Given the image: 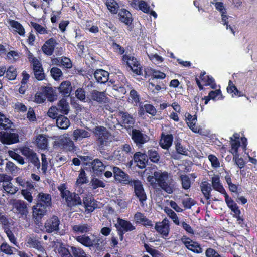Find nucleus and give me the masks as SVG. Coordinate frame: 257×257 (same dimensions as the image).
Instances as JSON below:
<instances>
[{"mask_svg": "<svg viewBox=\"0 0 257 257\" xmlns=\"http://www.w3.org/2000/svg\"><path fill=\"white\" fill-rule=\"evenodd\" d=\"M92 171L95 174L99 175L104 171L105 166L104 164L99 159H94L90 163Z\"/></svg>", "mask_w": 257, "mask_h": 257, "instance_id": "5701e85b", "label": "nucleus"}, {"mask_svg": "<svg viewBox=\"0 0 257 257\" xmlns=\"http://www.w3.org/2000/svg\"><path fill=\"white\" fill-rule=\"evenodd\" d=\"M230 139L231 149L229 152L232 155L238 154V148L240 146V143L239 140V135L238 134H234Z\"/></svg>", "mask_w": 257, "mask_h": 257, "instance_id": "bb28decb", "label": "nucleus"}, {"mask_svg": "<svg viewBox=\"0 0 257 257\" xmlns=\"http://www.w3.org/2000/svg\"><path fill=\"white\" fill-rule=\"evenodd\" d=\"M45 99L47 98L50 101H53L56 99V96L54 94L53 89L50 87H46L43 90Z\"/></svg>", "mask_w": 257, "mask_h": 257, "instance_id": "4d7b16f0", "label": "nucleus"}, {"mask_svg": "<svg viewBox=\"0 0 257 257\" xmlns=\"http://www.w3.org/2000/svg\"><path fill=\"white\" fill-rule=\"evenodd\" d=\"M93 132L102 147L108 145L113 140V136L104 126H97L93 130Z\"/></svg>", "mask_w": 257, "mask_h": 257, "instance_id": "7ed1b4c3", "label": "nucleus"}, {"mask_svg": "<svg viewBox=\"0 0 257 257\" xmlns=\"http://www.w3.org/2000/svg\"><path fill=\"white\" fill-rule=\"evenodd\" d=\"M165 212L172 219L174 223L177 225H180V221L177 214L171 209L166 207L164 209Z\"/></svg>", "mask_w": 257, "mask_h": 257, "instance_id": "603ef678", "label": "nucleus"}, {"mask_svg": "<svg viewBox=\"0 0 257 257\" xmlns=\"http://www.w3.org/2000/svg\"><path fill=\"white\" fill-rule=\"evenodd\" d=\"M107 9L112 14H116L119 9V5L115 0H105Z\"/></svg>", "mask_w": 257, "mask_h": 257, "instance_id": "37998d69", "label": "nucleus"}, {"mask_svg": "<svg viewBox=\"0 0 257 257\" xmlns=\"http://www.w3.org/2000/svg\"><path fill=\"white\" fill-rule=\"evenodd\" d=\"M22 155L26 156L29 160L38 169L40 167V163L36 154L28 147H24L21 149Z\"/></svg>", "mask_w": 257, "mask_h": 257, "instance_id": "9d476101", "label": "nucleus"}, {"mask_svg": "<svg viewBox=\"0 0 257 257\" xmlns=\"http://www.w3.org/2000/svg\"><path fill=\"white\" fill-rule=\"evenodd\" d=\"M14 131L11 129L9 131L6 130V132H1L0 134V140L4 144H11L18 142L19 138L17 134L11 132Z\"/></svg>", "mask_w": 257, "mask_h": 257, "instance_id": "6e6552de", "label": "nucleus"}, {"mask_svg": "<svg viewBox=\"0 0 257 257\" xmlns=\"http://www.w3.org/2000/svg\"><path fill=\"white\" fill-rule=\"evenodd\" d=\"M58 190L61 193L62 198L65 200L68 206L72 207L81 204V200L79 195L67 190L64 184H61L58 187Z\"/></svg>", "mask_w": 257, "mask_h": 257, "instance_id": "f03ea898", "label": "nucleus"}, {"mask_svg": "<svg viewBox=\"0 0 257 257\" xmlns=\"http://www.w3.org/2000/svg\"><path fill=\"white\" fill-rule=\"evenodd\" d=\"M144 247L147 252L152 257H163V254L159 251L149 246L148 244H145Z\"/></svg>", "mask_w": 257, "mask_h": 257, "instance_id": "864d4df0", "label": "nucleus"}, {"mask_svg": "<svg viewBox=\"0 0 257 257\" xmlns=\"http://www.w3.org/2000/svg\"><path fill=\"white\" fill-rule=\"evenodd\" d=\"M186 121L189 128L194 133L199 132V130L196 126L197 117L196 115L192 116L189 113H186L185 115Z\"/></svg>", "mask_w": 257, "mask_h": 257, "instance_id": "c756f323", "label": "nucleus"}, {"mask_svg": "<svg viewBox=\"0 0 257 257\" xmlns=\"http://www.w3.org/2000/svg\"><path fill=\"white\" fill-rule=\"evenodd\" d=\"M90 184L93 189H96L100 187L104 188L106 185L105 182L96 177L91 179Z\"/></svg>", "mask_w": 257, "mask_h": 257, "instance_id": "3c124183", "label": "nucleus"}, {"mask_svg": "<svg viewBox=\"0 0 257 257\" xmlns=\"http://www.w3.org/2000/svg\"><path fill=\"white\" fill-rule=\"evenodd\" d=\"M83 203L86 209L89 212H92L94 209L97 207L95 200L91 195H88L84 197L83 199Z\"/></svg>", "mask_w": 257, "mask_h": 257, "instance_id": "72a5a7b5", "label": "nucleus"}, {"mask_svg": "<svg viewBox=\"0 0 257 257\" xmlns=\"http://www.w3.org/2000/svg\"><path fill=\"white\" fill-rule=\"evenodd\" d=\"M182 187L184 189H188L190 187V180L189 178L186 175H182L180 176Z\"/></svg>", "mask_w": 257, "mask_h": 257, "instance_id": "338daca9", "label": "nucleus"}, {"mask_svg": "<svg viewBox=\"0 0 257 257\" xmlns=\"http://www.w3.org/2000/svg\"><path fill=\"white\" fill-rule=\"evenodd\" d=\"M25 244L27 247L33 248L38 250H41L44 247L41 243L36 237L28 236L26 239Z\"/></svg>", "mask_w": 257, "mask_h": 257, "instance_id": "a211bd4d", "label": "nucleus"}, {"mask_svg": "<svg viewBox=\"0 0 257 257\" xmlns=\"http://www.w3.org/2000/svg\"><path fill=\"white\" fill-rule=\"evenodd\" d=\"M123 122L126 127H131L133 125L134 118L127 112H121Z\"/></svg>", "mask_w": 257, "mask_h": 257, "instance_id": "c03bdc74", "label": "nucleus"}, {"mask_svg": "<svg viewBox=\"0 0 257 257\" xmlns=\"http://www.w3.org/2000/svg\"><path fill=\"white\" fill-rule=\"evenodd\" d=\"M50 73L52 77L55 80H58L60 79V77L62 76V72L61 70L57 67H53L50 70Z\"/></svg>", "mask_w": 257, "mask_h": 257, "instance_id": "69168bd1", "label": "nucleus"}, {"mask_svg": "<svg viewBox=\"0 0 257 257\" xmlns=\"http://www.w3.org/2000/svg\"><path fill=\"white\" fill-rule=\"evenodd\" d=\"M129 101L134 105H137L139 103V96L137 92L133 89L130 92Z\"/></svg>", "mask_w": 257, "mask_h": 257, "instance_id": "bf43d9fd", "label": "nucleus"}, {"mask_svg": "<svg viewBox=\"0 0 257 257\" xmlns=\"http://www.w3.org/2000/svg\"><path fill=\"white\" fill-rule=\"evenodd\" d=\"M12 123L10 120L6 117L5 115L2 114L0 115V128L5 130H9L12 126Z\"/></svg>", "mask_w": 257, "mask_h": 257, "instance_id": "09e8293b", "label": "nucleus"}, {"mask_svg": "<svg viewBox=\"0 0 257 257\" xmlns=\"http://www.w3.org/2000/svg\"><path fill=\"white\" fill-rule=\"evenodd\" d=\"M201 80L205 83V85H209L212 88H215L216 84L214 79L209 76L206 75L205 72L202 73L200 76Z\"/></svg>", "mask_w": 257, "mask_h": 257, "instance_id": "a18cd8bd", "label": "nucleus"}, {"mask_svg": "<svg viewBox=\"0 0 257 257\" xmlns=\"http://www.w3.org/2000/svg\"><path fill=\"white\" fill-rule=\"evenodd\" d=\"M47 207L41 205L40 203H37L32 207L33 216L36 219H41L46 214Z\"/></svg>", "mask_w": 257, "mask_h": 257, "instance_id": "dca6fc26", "label": "nucleus"}, {"mask_svg": "<svg viewBox=\"0 0 257 257\" xmlns=\"http://www.w3.org/2000/svg\"><path fill=\"white\" fill-rule=\"evenodd\" d=\"M52 244L55 249L57 250L58 252L62 257H72V255L69 250L63 246L62 243L58 240L54 241Z\"/></svg>", "mask_w": 257, "mask_h": 257, "instance_id": "412c9836", "label": "nucleus"}, {"mask_svg": "<svg viewBox=\"0 0 257 257\" xmlns=\"http://www.w3.org/2000/svg\"><path fill=\"white\" fill-rule=\"evenodd\" d=\"M75 239L82 245L91 248L93 247L92 238L85 234L75 237Z\"/></svg>", "mask_w": 257, "mask_h": 257, "instance_id": "a878e982", "label": "nucleus"}, {"mask_svg": "<svg viewBox=\"0 0 257 257\" xmlns=\"http://www.w3.org/2000/svg\"><path fill=\"white\" fill-rule=\"evenodd\" d=\"M132 139L138 146H141L149 140V137L146 134L137 129L132 130Z\"/></svg>", "mask_w": 257, "mask_h": 257, "instance_id": "1a4fd4ad", "label": "nucleus"}, {"mask_svg": "<svg viewBox=\"0 0 257 257\" xmlns=\"http://www.w3.org/2000/svg\"><path fill=\"white\" fill-rule=\"evenodd\" d=\"M56 41L52 38L48 40L42 47L43 52L47 55H51L54 51Z\"/></svg>", "mask_w": 257, "mask_h": 257, "instance_id": "4be33fe9", "label": "nucleus"}, {"mask_svg": "<svg viewBox=\"0 0 257 257\" xmlns=\"http://www.w3.org/2000/svg\"><path fill=\"white\" fill-rule=\"evenodd\" d=\"M173 136L172 135L163 136L160 141V145L162 148L168 149L172 145Z\"/></svg>", "mask_w": 257, "mask_h": 257, "instance_id": "4c0bfd02", "label": "nucleus"}, {"mask_svg": "<svg viewBox=\"0 0 257 257\" xmlns=\"http://www.w3.org/2000/svg\"><path fill=\"white\" fill-rule=\"evenodd\" d=\"M121 240L123 238V234L126 232L131 231L135 229V227L128 221L118 218L117 223L115 224Z\"/></svg>", "mask_w": 257, "mask_h": 257, "instance_id": "20e7f679", "label": "nucleus"}, {"mask_svg": "<svg viewBox=\"0 0 257 257\" xmlns=\"http://www.w3.org/2000/svg\"><path fill=\"white\" fill-rule=\"evenodd\" d=\"M147 54L149 59L154 63L160 64L163 62L164 59L157 54L149 53L147 51Z\"/></svg>", "mask_w": 257, "mask_h": 257, "instance_id": "e2e57ef3", "label": "nucleus"}, {"mask_svg": "<svg viewBox=\"0 0 257 257\" xmlns=\"http://www.w3.org/2000/svg\"><path fill=\"white\" fill-rule=\"evenodd\" d=\"M93 247L98 250H102L104 248L106 243V238L101 236L93 235L92 236Z\"/></svg>", "mask_w": 257, "mask_h": 257, "instance_id": "cd10ccee", "label": "nucleus"}, {"mask_svg": "<svg viewBox=\"0 0 257 257\" xmlns=\"http://www.w3.org/2000/svg\"><path fill=\"white\" fill-rule=\"evenodd\" d=\"M87 181L88 180L86 173L84 170H82L79 173L78 177L76 182V184L77 185H81L84 183H86Z\"/></svg>", "mask_w": 257, "mask_h": 257, "instance_id": "0e129e2a", "label": "nucleus"}, {"mask_svg": "<svg viewBox=\"0 0 257 257\" xmlns=\"http://www.w3.org/2000/svg\"><path fill=\"white\" fill-rule=\"evenodd\" d=\"M134 220L137 223H142L145 226H152V222L141 212H137L134 215Z\"/></svg>", "mask_w": 257, "mask_h": 257, "instance_id": "f704fd0d", "label": "nucleus"}, {"mask_svg": "<svg viewBox=\"0 0 257 257\" xmlns=\"http://www.w3.org/2000/svg\"><path fill=\"white\" fill-rule=\"evenodd\" d=\"M120 149L123 151V152H124L125 154H126L127 157H128L129 156H131L134 153V148L131 145L128 144L123 145Z\"/></svg>", "mask_w": 257, "mask_h": 257, "instance_id": "774afa93", "label": "nucleus"}, {"mask_svg": "<svg viewBox=\"0 0 257 257\" xmlns=\"http://www.w3.org/2000/svg\"><path fill=\"white\" fill-rule=\"evenodd\" d=\"M131 185L134 187L135 195L139 199L142 206L144 205V202L146 200L147 196L144 190L143 185L139 180L131 181Z\"/></svg>", "mask_w": 257, "mask_h": 257, "instance_id": "423d86ee", "label": "nucleus"}, {"mask_svg": "<svg viewBox=\"0 0 257 257\" xmlns=\"http://www.w3.org/2000/svg\"><path fill=\"white\" fill-rule=\"evenodd\" d=\"M94 76L98 83H104L108 80L109 73L104 70L98 69L95 71Z\"/></svg>", "mask_w": 257, "mask_h": 257, "instance_id": "393cba45", "label": "nucleus"}, {"mask_svg": "<svg viewBox=\"0 0 257 257\" xmlns=\"http://www.w3.org/2000/svg\"><path fill=\"white\" fill-rule=\"evenodd\" d=\"M72 257H91L80 247L75 246L71 247Z\"/></svg>", "mask_w": 257, "mask_h": 257, "instance_id": "79ce46f5", "label": "nucleus"}, {"mask_svg": "<svg viewBox=\"0 0 257 257\" xmlns=\"http://www.w3.org/2000/svg\"><path fill=\"white\" fill-rule=\"evenodd\" d=\"M57 126L60 128L66 130L70 124L69 119L64 115H60L56 118Z\"/></svg>", "mask_w": 257, "mask_h": 257, "instance_id": "c9c22d12", "label": "nucleus"}, {"mask_svg": "<svg viewBox=\"0 0 257 257\" xmlns=\"http://www.w3.org/2000/svg\"><path fill=\"white\" fill-rule=\"evenodd\" d=\"M8 24L11 27L10 30L13 33H17L21 36H24L25 31L24 27L18 21L14 20H9Z\"/></svg>", "mask_w": 257, "mask_h": 257, "instance_id": "2eb2a0df", "label": "nucleus"}, {"mask_svg": "<svg viewBox=\"0 0 257 257\" xmlns=\"http://www.w3.org/2000/svg\"><path fill=\"white\" fill-rule=\"evenodd\" d=\"M148 155L151 161L153 162L157 163L160 159V156L155 149H151L149 150Z\"/></svg>", "mask_w": 257, "mask_h": 257, "instance_id": "052dcab7", "label": "nucleus"}, {"mask_svg": "<svg viewBox=\"0 0 257 257\" xmlns=\"http://www.w3.org/2000/svg\"><path fill=\"white\" fill-rule=\"evenodd\" d=\"M57 142L59 146L69 151H73L74 149L73 141L67 134L60 136Z\"/></svg>", "mask_w": 257, "mask_h": 257, "instance_id": "ddd939ff", "label": "nucleus"}, {"mask_svg": "<svg viewBox=\"0 0 257 257\" xmlns=\"http://www.w3.org/2000/svg\"><path fill=\"white\" fill-rule=\"evenodd\" d=\"M122 60L134 73L138 75L140 74L141 68L140 64L135 57L130 54H125L122 57Z\"/></svg>", "mask_w": 257, "mask_h": 257, "instance_id": "0eeeda50", "label": "nucleus"}, {"mask_svg": "<svg viewBox=\"0 0 257 257\" xmlns=\"http://www.w3.org/2000/svg\"><path fill=\"white\" fill-rule=\"evenodd\" d=\"M118 15L120 20L125 24L128 25L132 23V15L128 11L121 9L119 11Z\"/></svg>", "mask_w": 257, "mask_h": 257, "instance_id": "e433bc0d", "label": "nucleus"}, {"mask_svg": "<svg viewBox=\"0 0 257 257\" xmlns=\"http://www.w3.org/2000/svg\"><path fill=\"white\" fill-rule=\"evenodd\" d=\"M57 108L60 112L64 114L68 113L70 108L68 102L64 98L59 101Z\"/></svg>", "mask_w": 257, "mask_h": 257, "instance_id": "a19ab883", "label": "nucleus"}, {"mask_svg": "<svg viewBox=\"0 0 257 257\" xmlns=\"http://www.w3.org/2000/svg\"><path fill=\"white\" fill-rule=\"evenodd\" d=\"M3 188L6 192L11 195L15 194L18 191V188L13 185L11 181L3 185Z\"/></svg>", "mask_w": 257, "mask_h": 257, "instance_id": "8fccbe9b", "label": "nucleus"}, {"mask_svg": "<svg viewBox=\"0 0 257 257\" xmlns=\"http://www.w3.org/2000/svg\"><path fill=\"white\" fill-rule=\"evenodd\" d=\"M12 204L14 212L20 214L22 218L26 217L28 209L27 204L25 202L21 200H14Z\"/></svg>", "mask_w": 257, "mask_h": 257, "instance_id": "39448f33", "label": "nucleus"}, {"mask_svg": "<svg viewBox=\"0 0 257 257\" xmlns=\"http://www.w3.org/2000/svg\"><path fill=\"white\" fill-rule=\"evenodd\" d=\"M59 92L64 96H68L72 90L71 82L69 81H63L58 88Z\"/></svg>", "mask_w": 257, "mask_h": 257, "instance_id": "2f4dec72", "label": "nucleus"}, {"mask_svg": "<svg viewBox=\"0 0 257 257\" xmlns=\"http://www.w3.org/2000/svg\"><path fill=\"white\" fill-rule=\"evenodd\" d=\"M134 159L139 167L143 168L145 167L147 160L146 159V155L145 154L140 152H137L134 155Z\"/></svg>", "mask_w": 257, "mask_h": 257, "instance_id": "58836bf2", "label": "nucleus"}, {"mask_svg": "<svg viewBox=\"0 0 257 257\" xmlns=\"http://www.w3.org/2000/svg\"><path fill=\"white\" fill-rule=\"evenodd\" d=\"M155 228L156 230L164 237H167L169 232V225L168 221L164 220L161 222L156 223Z\"/></svg>", "mask_w": 257, "mask_h": 257, "instance_id": "f3484780", "label": "nucleus"}, {"mask_svg": "<svg viewBox=\"0 0 257 257\" xmlns=\"http://www.w3.org/2000/svg\"><path fill=\"white\" fill-rule=\"evenodd\" d=\"M60 220L55 216L47 219L45 223V229L48 233L57 231L59 229Z\"/></svg>", "mask_w": 257, "mask_h": 257, "instance_id": "9b49d317", "label": "nucleus"}, {"mask_svg": "<svg viewBox=\"0 0 257 257\" xmlns=\"http://www.w3.org/2000/svg\"><path fill=\"white\" fill-rule=\"evenodd\" d=\"M200 188L205 198L207 200V203L209 204L210 192L212 188L210 184L207 181H204L200 184Z\"/></svg>", "mask_w": 257, "mask_h": 257, "instance_id": "473e14b6", "label": "nucleus"}, {"mask_svg": "<svg viewBox=\"0 0 257 257\" xmlns=\"http://www.w3.org/2000/svg\"><path fill=\"white\" fill-rule=\"evenodd\" d=\"M106 94L104 91L99 92L97 90H93L91 92V98L94 101L98 102L105 101L106 99Z\"/></svg>", "mask_w": 257, "mask_h": 257, "instance_id": "ea45409f", "label": "nucleus"}, {"mask_svg": "<svg viewBox=\"0 0 257 257\" xmlns=\"http://www.w3.org/2000/svg\"><path fill=\"white\" fill-rule=\"evenodd\" d=\"M28 59L31 62L34 71L43 69L40 61L36 57H34L32 54H29Z\"/></svg>", "mask_w": 257, "mask_h": 257, "instance_id": "de8ad7c7", "label": "nucleus"}, {"mask_svg": "<svg viewBox=\"0 0 257 257\" xmlns=\"http://www.w3.org/2000/svg\"><path fill=\"white\" fill-rule=\"evenodd\" d=\"M211 183L212 187L215 190L222 194H224L226 192L221 183L220 178L218 175H214L211 178Z\"/></svg>", "mask_w": 257, "mask_h": 257, "instance_id": "c85d7f7f", "label": "nucleus"}, {"mask_svg": "<svg viewBox=\"0 0 257 257\" xmlns=\"http://www.w3.org/2000/svg\"><path fill=\"white\" fill-rule=\"evenodd\" d=\"M51 196L49 194L41 192L37 196V203H40L41 205L46 207L51 206Z\"/></svg>", "mask_w": 257, "mask_h": 257, "instance_id": "b1692460", "label": "nucleus"}, {"mask_svg": "<svg viewBox=\"0 0 257 257\" xmlns=\"http://www.w3.org/2000/svg\"><path fill=\"white\" fill-rule=\"evenodd\" d=\"M227 92L232 94V96H241V92L239 91L236 87L233 85L231 81H229V85L227 88Z\"/></svg>", "mask_w": 257, "mask_h": 257, "instance_id": "680f3d73", "label": "nucleus"}, {"mask_svg": "<svg viewBox=\"0 0 257 257\" xmlns=\"http://www.w3.org/2000/svg\"><path fill=\"white\" fill-rule=\"evenodd\" d=\"M147 181L154 188L160 187L168 194H172L175 190V182L172 176L166 171H155L153 175L147 177Z\"/></svg>", "mask_w": 257, "mask_h": 257, "instance_id": "f257e3e1", "label": "nucleus"}, {"mask_svg": "<svg viewBox=\"0 0 257 257\" xmlns=\"http://www.w3.org/2000/svg\"><path fill=\"white\" fill-rule=\"evenodd\" d=\"M6 72V77L8 79L10 80H14L16 79V76L17 75V72L16 69L14 68L13 66H10L8 68Z\"/></svg>", "mask_w": 257, "mask_h": 257, "instance_id": "13d9d810", "label": "nucleus"}, {"mask_svg": "<svg viewBox=\"0 0 257 257\" xmlns=\"http://www.w3.org/2000/svg\"><path fill=\"white\" fill-rule=\"evenodd\" d=\"M14 247L10 246L7 243L3 242L0 245V251L7 255L13 254Z\"/></svg>", "mask_w": 257, "mask_h": 257, "instance_id": "5fc2aeb1", "label": "nucleus"}, {"mask_svg": "<svg viewBox=\"0 0 257 257\" xmlns=\"http://www.w3.org/2000/svg\"><path fill=\"white\" fill-rule=\"evenodd\" d=\"M31 26L35 30L40 34H45L48 33V31L46 27L34 22H31Z\"/></svg>", "mask_w": 257, "mask_h": 257, "instance_id": "6e6d98bb", "label": "nucleus"}, {"mask_svg": "<svg viewBox=\"0 0 257 257\" xmlns=\"http://www.w3.org/2000/svg\"><path fill=\"white\" fill-rule=\"evenodd\" d=\"M114 160L118 161L119 163L125 162L128 157L121 149L115 150L113 155Z\"/></svg>", "mask_w": 257, "mask_h": 257, "instance_id": "49530a36", "label": "nucleus"}, {"mask_svg": "<svg viewBox=\"0 0 257 257\" xmlns=\"http://www.w3.org/2000/svg\"><path fill=\"white\" fill-rule=\"evenodd\" d=\"M34 143L39 149H46L48 146V139L45 135L40 134L36 137Z\"/></svg>", "mask_w": 257, "mask_h": 257, "instance_id": "7c9ffc66", "label": "nucleus"}, {"mask_svg": "<svg viewBox=\"0 0 257 257\" xmlns=\"http://www.w3.org/2000/svg\"><path fill=\"white\" fill-rule=\"evenodd\" d=\"M181 241L189 250L197 253H200L202 252V249L200 245L189 238L184 236L181 238Z\"/></svg>", "mask_w": 257, "mask_h": 257, "instance_id": "f8f14e48", "label": "nucleus"}, {"mask_svg": "<svg viewBox=\"0 0 257 257\" xmlns=\"http://www.w3.org/2000/svg\"><path fill=\"white\" fill-rule=\"evenodd\" d=\"M112 170L114 178L116 180L123 184L131 183L128 175L121 169L117 167H113Z\"/></svg>", "mask_w": 257, "mask_h": 257, "instance_id": "4468645a", "label": "nucleus"}, {"mask_svg": "<svg viewBox=\"0 0 257 257\" xmlns=\"http://www.w3.org/2000/svg\"><path fill=\"white\" fill-rule=\"evenodd\" d=\"M91 230V226L87 223H81L72 226V231L76 234H86Z\"/></svg>", "mask_w": 257, "mask_h": 257, "instance_id": "6ab92c4d", "label": "nucleus"}, {"mask_svg": "<svg viewBox=\"0 0 257 257\" xmlns=\"http://www.w3.org/2000/svg\"><path fill=\"white\" fill-rule=\"evenodd\" d=\"M91 133L83 128H76L73 132L72 137L75 141H80L83 139L89 138Z\"/></svg>", "mask_w": 257, "mask_h": 257, "instance_id": "aec40b11", "label": "nucleus"}]
</instances>
